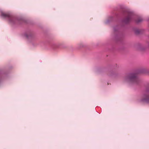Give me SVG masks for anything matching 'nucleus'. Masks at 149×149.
I'll return each mask as SVG.
<instances>
[{
    "label": "nucleus",
    "instance_id": "nucleus-3",
    "mask_svg": "<svg viewBox=\"0 0 149 149\" xmlns=\"http://www.w3.org/2000/svg\"><path fill=\"white\" fill-rule=\"evenodd\" d=\"M147 100V98H146V99H145L144 100Z\"/></svg>",
    "mask_w": 149,
    "mask_h": 149
},
{
    "label": "nucleus",
    "instance_id": "nucleus-1",
    "mask_svg": "<svg viewBox=\"0 0 149 149\" xmlns=\"http://www.w3.org/2000/svg\"><path fill=\"white\" fill-rule=\"evenodd\" d=\"M1 15V16L4 17H10V15L9 14L4 13H2Z\"/></svg>",
    "mask_w": 149,
    "mask_h": 149
},
{
    "label": "nucleus",
    "instance_id": "nucleus-2",
    "mask_svg": "<svg viewBox=\"0 0 149 149\" xmlns=\"http://www.w3.org/2000/svg\"><path fill=\"white\" fill-rule=\"evenodd\" d=\"M136 77V75L134 74H131L129 76V79H132L134 78H135Z\"/></svg>",
    "mask_w": 149,
    "mask_h": 149
}]
</instances>
